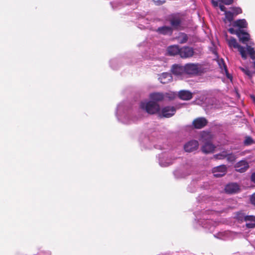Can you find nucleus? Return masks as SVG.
Listing matches in <instances>:
<instances>
[{"mask_svg":"<svg viewBox=\"0 0 255 255\" xmlns=\"http://www.w3.org/2000/svg\"><path fill=\"white\" fill-rule=\"evenodd\" d=\"M187 191L191 193H194L196 191V187L192 184H191L188 186Z\"/></svg>","mask_w":255,"mask_h":255,"instance_id":"f704fd0d","label":"nucleus"},{"mask_svg":"<svg viewBox=\"0 0 255 255\" xmlns=\"http://www.w3.org/2000/svg\"><path fill=\"white\" fill-rule=\"evenodd\" d=\"M233 13L235 15H238L239 14L242 13V9L240 7H233L232 8Z\"/></svg>","mask_w":255,"mask_h":255,"instance_id":"473e14b6","label":"nucleus"},{"mask_svg":"<svg viewBox=\"0 0 255 255\" xmlns=\"http://www.w3.org/2000/svg\"><path fill=\"white\" fill-rule=\"evenodd\" d=\"M151 101H154L158 103V102L163 101L164 99V96L162 93H153L150 95Z\"/></svg>","mask_w":255,"mask_h":255,"instance_id":"aec40b11","label":"nucleus"},{"mask_svg":"<svg viewBox=\"0 0 255 255\" xmlns=\"http://www.w3.org/2000/svg\"><path fill=\"white\" fill-rule=\"evenodd\" d=\"M37 255H50V254L48 252H40L38 253Z\"/></svg>","mask_w":255,"mask_h":255,"instance_id":"ea45409f","label":"nucleus"},{"mask_svg":"<svg viewBox=\"0 0 255 255\" xmlns=\"http://www.w3.org/2000/svg\"><path fill=\"white\" fill-rule=\"evenodd\" d=\"M238 49L240 51V54L241 55L242 58H243L244 60H246L247 58V49H246L245 47L241 45H240Z\"/></svg>","mask_w":255,"mask_h":255,"instance_id":"bb28decb","label":"nucleus"},{"mask_svg":"<svg viewBox=\"0 0 255 255\" xmlns=\"http://www.w3.org/2000/svg\"><path fill=\"white\" fill-rule=\"evenodd\" d=\"M208 120L204 117H199L195 119L192 122V126L195 129H201L206 126Z\"/></svg>","mask_w":255,"mask_h":255,"instance_id":"6e6552de","label":"nucleus"},{"mask_svg":"<svg viewBox=\"0 0 255 255\" xmlns=\"http://www.w3.org/2000/svg\"><path fill=\"white\" fill-rule=\"evenodd\" d=\"M215 148V146L210 141H206L202 146V151L205 153L208 154L212 153L214 151Z\"/></svg>","mask_w":255,"mask_h":255,"instance_id":"4468645a","label":"nucleus"},{"mask_svg":"<svg viewBox=\"0 0 255 255\" xmlns=\"http://www.w3.org/2000/svg\"><path fill=\"white\" fill-rule=\"evenodd\" d=\"M224 72H225V73L226 74V77L228 79H230L231 80L232 79V78H233V76H232V75L231 74H230L229 73L228 70V68L227 69V70H224Z\"/></svg>","mask_w":255,"mask_h":255,"instance_id":"58836bf2","label":"nucleus"},{"mask_svg":"<svg viewBox=\"0 0 255 255\" xmlns=\"http://www.w3.org/2000/svg\"><path fill=\"white\" fill-rule=\"evenodd\" d=\"M232 155V153H228L226 150H223L219 153L214 155V157L215 159L220 160L224 159L227 157L229 160Z\"/></svg>","mask_w":255,"mask_h":255,"instance_id":"412c9836","label":"nucleus"},{"mask_svg":"<svg viewBox=\"0 0 255 255\" xmlns=\"http://www.w3.org/2000/svg\"><path fill=\"white\" fill-rule=\"evenodd\" d=\"M251 98L255 104V96L254 95H251Z\"/></svg>","mask_w":255,"mask_h":255,"instance_id":"79ce46f5","label":"nucleus"},{"mask_svg":"<svg viewBox=\"0 0 255 255\" xmlns=\"http://www.w3.org/2000/svg\"><path fill=\"white\" fill-rule=\"evenodd\" d=\"M218 63L219 67L220 68V69L222 70H227V66L226 65L223 59L221 58L220 59H219L218 61Z\"/></svg>","mask_w":255,"mask_h":255,"instance_id":"7c9ffc66","label":"nucleus"},{"mask_svg":"<svg viewBox=\"0 0 255 255\" xmlns=\"http://www.w3.org/2000/svg\"><path fill=\"white\" fill-rule=\"evenodd\" d=\"M227 172V168L225 165H220L212 169V172L216 177H221L225 175Z\"/></svg>","mask_w":255,"mask_h":255,"instance_id":"1a4fd4ad","label":"nucleus"},{"mask_svg":"<svg viewBox=\"0 0 255 255\" xmlns=\"http://www.w3.org/2000/svg\"><path fill=\"white\" fill-rule=\"evenodd\" d=\"M171 25L174 28H177L181 24V20L179 17H173L170 20Z\"/></svg>","mask_w":255,"mask_h":255,"instance_id":"4be33fe9","label":"nucleus"},{"mask_svg":"<svg viewBox=\"0 0 255 255\" xmlns=\"http://www.w3.org/2000/svg\"><path fill=\"white\" fill-rule=\"evenodd\" d=\"M251 180L253 181L254 183H255V172H253L251 175Z\"/></svg>","mask_w":255,"mask_h":255,"instance_id":"a19ab883","label":"nucleus"},{"mask_svg":"<svg viewBox=\"0 0 255 255\" xmlns=\"http://www.w3.org/2000/svg\"><path fill=\"white\" fill-rule=\"evenodd\" d=\"M247 50L248 53L250 55L251 58L253 60L255 59V56L254 55L255 54V50H254V48L249 45H247Z\"/></svg>","mask_w":255,"mask_h":255,"instance_id":"cd10ccee","label":"nucleus"},{"mask_svg":"<svg viewBox=\"0 0 255 255\" xmlns=\"http://www.w3.org/2000/svg\"><path fill=\"white\" fill-rule=\"evenodd\" d=\"M232 25L237 27V29H240V30H244L243 28H247L248 23L245 19H239L233 21Z\"/></svg>","mask_w":255,"mask_h":255,"instance_id":"2eb2a0df","label":"nucleus"},{"mask_svg":"<svg viewBox=\"0 0 255 255\" xmlns=\"http://www.w3.org/2000/svg\"><path fill=\"white\" fill-rule=\"evenodd\" d=\"M110 63V66L112 69L114 70H117L118 69V65L115 60H111Z\"/></svg>","mask_w":255,"mask_h":255,"instance_id":"72a5a7b5","label":"nucleus"},{"mask_svg":"<svg viewBox=\"0 0 255 255\" xmlns=\"http://www.w3.org/2000/svg\"><path fill=\"white\" fill-rule=\"evenodd\" d=\"M228 45L230 47H233L235 48H238L241 45L237 43L236 39L234 37H231L228 41Z\"/></svg>","mask_w":255,"mask_h":255,"instance_id":"393cba45","label":"nucleus"},{"mask_svg":"<svg viewBox=\"0 0 255 255\" xmlns=\"http://www.w3.org/2000/svg\"><path fill=\"white\" fill-rule=\"evenodd\" d=\"M247 222L246 226L248 229L254 228L255 227V217L253 215H247L245 218Z\"/></svg>","mask_w":255,"mask_h":255,"instance_id":"f3484780","label":"nucleus"},{"mask_svg":"<svg viewBox=\"0 0 255 255\" xmlns=\"http://www.w3.org/2000/svg\"><path fill=\"white\" fill-rule=\"evenodd\" d=\"M250 201L252 204L255 206V193H253L251 196Z\"/></svg>","mask_w":255,"mask_h":255,"instance_id":"4c0bfd02","label":"nucleus"},{"mask_svg":"<svg viewBox=\"0 0 255 255\" xmlns=\"http://www.w3.org/2000/svg\"><path fill=\"white\" fill-rule=\"evenodd\" d=\"M156 31L159 34L170 36L173 33V29L170 26L164 25L158 27Z\"/></svg>","mask_w":255,"mask_h":255,"instance_id":"f8f14e48","label":"nucleus"},{"mask_svg":"<svg viewBox=\"0 0 255 255\" xmlns=\"http://www.w3.org/2000/svg\"><path fill=\"white\" fill-rule=\"evenodd\" d=\"M172 73L176 76H180L182 78L185 77L184 66L179 64H173L171 69Z\"/></svg>","mask_w":255,"mask_h":255,"instance_id":"0eeeda50","label":"nucleus"},{"mask_svg":"<svg viewBox=\"0 0 255 255\" xmlns=\"http://www.w3.org/2000/svg\"><path fill=\"white\" fill-rule=\"evenodd\" d=\"M179 98L183 100H189L193 97L192 93L186 90L180 91L178 94Z\"/></svg>","mask_w":255,"mask_h":255,"instance_id":"6ab92c4d","label":"nucleus"},{"mask_svg":"<svg viewBox=\"0 0 255 255\" xmlns=\"http://www.w3.org/2000/svg\"><path fill=\"white\" fill-rule=\"evenodd\" d=\"M155 4L157 5H160L165 2L166 0H153Z\"/></svg>","mask_w":255,"mask_h":255,"instance_id":"e433bc0d","label":"nucleus"},{"mask_svg":"<svg viewBox=\"0 0 255 255\" xmlns=\"http://www.w3.org/2000/svg\"><path fill=\"white\" fill-rule=\"evenodd\" d=\"M224 189L226 193L229 194H234L240 192V187L238 183L231 182L226 184Z\"/></svg>","mask_w":255,"mask_h":255,"instance_id":"39448f33","label":"nucleus"},{"mask_svg":"<svg viewBox=\"0 0 255 255\" xmlns=\"http://www.w3.org/2000/svg\"><path fill=\"white\" fill-rule=\"evenodd\" d=\"M180 49V47L178 45H173L168 47L167 51L170 56L179 55Z\"/></svg>","mask_w":255,"mask_h":255,"instance_id":"a211bd4d","label":"nucleus"},{"mask_svg":"<svg viewBox=\"0 0 255 255\" xmlns=\"http://www.w3.org/2000/svg\"><path fill=\"white\" fill-rule=\"evenodd\" d=\"M131 108L130 104L127 102H123L119 104L116 109V115L119 121H121L125 124H131L136 123L140 118L136 116H132L129 118L126 114Z\"/></svg>","mask_w":255,"mask_h":255,"instance_id":"f257e3e1","label":"nucleus"},{"mask_svg":"<svg viewBox=\"0 0 255 255\" xmlns=\"http://www.w3.org/2000/svg\"><path fill=\"white\" fill-rule=\"evenodd\" d=\"M206 222L207 223H210V220H209L208 219H206Z\"/></svg>","mask_w":255,"mask_h":255,"instance_id":"c03bdc74","label":"nucleus"},{"mask_svg":"<svg viewBox=\"0 0 255 255\" xmlns=\"http://www.w3.org/2000/svg\"><path fill=\"white\" fill-rule=\"evenodd\" d=\"M211 3L212 4V5L213 6V7H216L219 6L221 11H224V13L225 12V11H227V10H226V8L224 5V4H223L222 3H220L219 4L218 0H211Z\"/></svg>","mask_w":255,"mask_h":255,"instance_id":"b1692460","label":"nucleus"},{"mask_svg":"<svg viewBox=\"0 0 255 255\" xmlns=\"http://www.w3.org/2000/svg\"><path fill=\"white\" fill-rule=\"evenodd\" d=\"M185 77L188 78L193 77L201 75L203 73V69L198 63H187L184 65Z\"/></svg>","mask_w":255,"mask_h":255,"instance_id":"f03ea898","label":"nucleus"},{"mask_svg":"<svg viewBox=\"0 0 255 255\" xmlns=\"http://www.w3.org/2000/svg\"><path fill=\"white\" fill-rule=\"evenodd\" d=\"M198 146V141L197 140L192 139L184 144V149L186 152H190L197 150Z\"/></svg>","mask_w":255,"mask_h":255,"instance_id":"9d476101","label":"nucleus"},{"mask_svg":"<svg viewBox=\"0 0 255 255\" xmlns=\"http://www.w3.org/2000/svg\"><path fill=\"white\" fill-rule=\"evenodd\" d=\"M163 155L159 154V164L161 166L167 167L170 165L171 163L167 162H163Z\"/></svg>","mask_w":255,"mask_h":255,"instance_id":"c756f323","label":"nucleus"},{"mask_svg":"<svg viewBox=\"0 0 255 255\" xmlns=\"http://www.w3.org/2000/svg\"><path fill=\"white\" fill-rule=\"evenodd\" d=\"M219 1L225 5H230L233 2V0H219Z\"/></svg>","mask_w":255,"mask_h":255,"instance_id":"c9c22d12","label":"nucleus"},{"mask_svg":"<svg viewBox=\"0 0 255 255\" xmlns=\"http://www.w3.org/2000/svg\"><path fill=\"white\" fill-rule=\"evenodd\" d=\"M187 40V37L186 35H185V36L183 38V39L182 40V42H185Z\"/></svg>","mask_w":255,"mask_h":255,"instance_id":"37998d69","label":"nucleus"},{"mask_svg":"<svg viewBox=\"0 0 255 255\" xmlns=\"http://www.w3.org/2000/svg\"><path fill=\"white\" fill-rule=\"evenodd\" d=\"M176 108L173 106H165L162 109L161 115L164 118H170L176 113Z\"/></svg>","mask_w":255,"mask_h":255,"instance_id":"9b49d317","label":"nucleus"},{"mask_svg":"<svg viewBox=\"0 0 255 255\" xmlns=\"http://www.w3.org/2000/svg\"><path fill=\"white\" fill-rule=\"evenodd\" d=\"M249 167V164L245 160H241L238 162L236 165V170L240 173L246 172Z\"/></svg>","mask_w":255,"mask_h":255,"instance_id":"ddd939ff","label":"nucleus"},{"mask_svg":"<svg viewBox=\"0 0 255 255\" xmlns=\"http://www.w3.org/2000/svg\"><path fill=\"white\" fill-rule=\"evenodd\" d=\"M194 51L192 47L184 46L180 47L179 56L182 58L191 57L194 54Z\"/></svg>","mask_w":255,"mask_h":255,"instance_id":"423d86ee","label":"nucleus"},{"mask_svg":"<svg viewBox=\"0 0 255 255\" xmlns=\"http://www.w3.org/2000/svg\"><path fill=\"white\" fill-rule=\"evenodd\" d=\"M244 213H239L237 215V219L239 221L243 222V221H245L246 216Z\"/></svg>","mask_w":255,"mask_h":255,"instance_id":"2f4dec72","label":"nucleus"},{"mask_svg":"<svg viewBox=\"0 0 255 255\" xmlns=\"http://www.w3.org/2000/svg\"><path fill=\"white\" fill-rule=\"evenodd\" d=\"M160 82L162 84H166L170 82L172 79V75L168 72H163L158 78Z\"/></svg>","mask_w":255,"mask_h":255,"instance_id":"dca6fc26","label":"nucleus"},{"mask_svg":"<svg viewBox=\"0 0 255 255\" xmlns=\"http://www.w3.org/2000/svg\"><path fill=\"white\" fill-rule=\"evenodd\" d=\"M228 31L232 34H236L243 43H246L250 39L249 33L245 30H240V29L235 30L233 27H230L228 29Z\"/></svg>","mask_w":255,"mask_h":255,"instance_id":"20e7f679","label":"nucleus"},{"mask_svg":"<svg viewBox=\"0 0 255 255\" xmlns=\"http://www.w3.org/2000/svg\"><path fill=\"white\" fill-rule=\"evenodd\" d=\"M225 17L223 19V21L225 23L227 22V21H228L229 22H231L233 19H234V14L231 11H225Z\"/></svg>","mask_w":255,"mask_h":255,"instance_id":"5701e85b","label":"nucleus"},{"mask_svg":"<svg viewBox=\"0 0 255 255\" xmlns=\"http://www.w3.org/2000/svg\"><path fill=\"white\" fill-rule=\"evenodd\" d=\"M255 143V141L253 139V138L250 136H246L245 137V139L244 141V144L246 146H249L252 145V144Z\"/></svg>","mask_w":255,"mask_h":255,"instance_id":"c85d7f7f","label":"nucleus"},{"mask_svg":"<svg viewBox=\"0 0 255 255\" xmlns=\"http://www.w3.org/2000/svg\"><path fill=\"white\" fill-rule=\"evenodd\" d=\"M240 69L246 75H247L249 78H251L253 77V72H252L248 67H240Z\"/></svg>","mask_w":255,"mask_h":255,"instance_id":"a878e982","label":"nucleus"},{"mask_svg":"<svg viewBox=\"0 0 255 255\" xmlns=\"http://www.w3.org/2000/svg\"><path fill=\"white\" fill-rule=\"evenodd\" d=\"M141 109L145 110L149 114L153 115L159 112L160 108L159 105L154 101H149L148 102H141L140 104Z\"/></svg>","mask_w":255,"mask_h":255,"instance_id":"7ed1b4c3","label":"nucleus"}]
</instances>
